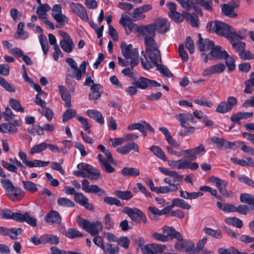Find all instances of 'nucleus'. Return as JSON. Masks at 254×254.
Returning a JSON list of instances; mask_svg holds the SVG:
<instances>
[{"instance_id": "c9c22d12", "label": "nucleus", "mask_w": 254, "mask_h": 254, "mask_svg": "<svg viewBox=\"0 0 254 254\" xmlns=\"http://www.w3.org/2000/svg\"><path fill=\"white\" fill-rule=\"evenodd\" d=\"M20 213L13 212L9 209L3 210L1 213V218L6 219H12L17 222L18 221Z\"/></svg>"}, {"instance_id": "7ed1b4c3", "label": "nucleus", "mask_w": 254, "mask_h": 254, "mask_svg": "<svg viewBox=\"0 0 254 254\" xmlns=\"http://www.w3.org/2000/svg\"><path fill=\"white\" fill-rule=\"evenodd\" d=\"M78 226L88 232L92 236L99 235V232L103 229L102 224L100 221L90 222L88 220L79 216L77 220Z\"/></svg>"}, {"instance_id": "b1692460", "label": "nucleus", "mask_w": 254, "mask_h": 254, "mask_svg": "<svg viewBox=\"0 0 254 254\" xmlns=\"http://www.w3.org/2000/svg\"><path fill=\"white\" fill-rule=\"evenodd\" d=\"M43 244L57 245L60 242V237L52 234H44L42 235Z\"/></svg>"}, {"instance_id": "4be33fe9", "label": "nucleus", "mask_w": 254, "mask_h": 254, "mask_svg": "<svg viewBox=\"0 0 254 254\" xmlns=\"http://www.w3.org/2000/svg\"><path fill=\"white\" fill-rule=\"evenodd\" d=\"M209 54L211 56L209 58L210 60L213 59H225V58L228 56L227 52L225 50L223 51L220 46H214L211 50Z\"/></svg>"}, {"instance_id": "69168bd1", "label": "nucleus", "mask_w": 254, "mask_h": 254, "mask_svg": "<svg viewBox=\"0 0 254 254\" xmlns=\"http://www.w3.org/2000/svg\"><path fill=\"white\" fill-rule=\"evenodd\" d=\"M232 48L239 54L243 52L246 49V44L241 41L233 42L232 43Z\"/></svg>"}, {"instance_id": "1a4fd4ad", "label": "nucleus", "mask_w": 254, "mask_h": 254, "mask_svg": "<svg viewBox=\"0 0 254 254\" xmlns=\"http://www.w3.org/2000/svg\"><path fill=\"white\" fill-rule=\"evenodd\" d=\"M240 2L239 1L232 0L228 3H224L221 6L222 14L230 18H235L238 14L235 12L234 9L238 7Z\"/></svg>"}, {"instance_id": "f8f14e48", "label": "nucleus", "mask_w": 254, "mask_h": 254, "mask_svg": "<svg viewBox=\"0 0 254 254\" xmlns=\"http://www.w3.org/2000/svg\"><path fill=\"white\" fill-rule=\"evenodd\" d=\"M154 60L152 59L149 58V59L151 61L152 63H153L157 67V70H158L164 76L167 77H171L173 76V74L172 72L169 70L168 68L163 64H159V62L160 63H162V60L161 57V53L159 51V57H154Z\"/></svg>"}, {"instance_id": "c85d7f7f", "label": "nucleus", "mask_w": 254, "mask_h": 254, "mask_svg": "<svg viewBox=\"0 0 254 254\" xmlns=\"http://www.w3.org/2000/svg\"><path fill=\"white\" fill-rule=\"evenodd\" d=\"M60 45L62 49L67 53H70L74 48V45L71 38H68L66 40H61Z\"/></svg>"}, {"instance_id": "393cba45", "label": "nucleus", "mask_w": 254, "mask_h": 254, "mask_svg": "<svg viewBox=\"0 0 254 254\" xmlns=\"http://www.w3.org/2000/svg\"><path fill=\"white\" fill-rule=\"evenodd\" d=\"M148 81L149 79L145 77H134L132 78V84L139 89L144 90L148 88Z\"/></svg>"}, {"instance_id": "4d7b16f0", "label": "nucleus", "mask_w": 254, "mask_h": 254, "mask_svg": "<svg viewBox=\"0 0 254 254\" xmlns=\"http://www.w3.org/2000/svg\"><path fill=\"white\" fill-rule=\"evenodd\" d=\"M55 17H54V19L58 22L59 24L56 25V27L58 28H61L63 27L65 22L68 21V18L64 14L61 13L59 15L54 14Z\"/></svg>"}, {"instance_id": "ea45409f", "label": "nucleus", "mask_w": 254, "mask_h": 254, "mask_svg": "<svg viewBox=\"0 0 254 254\" xmlns=\"http://www.w3.org/2000/svg\"><path fill=\"white\" fill-rule=\"evenodd\" d=\"M225 37L228 39L232 44L243 39L242 37L234 31L232 27L231 28Z\"/></svg>"}, {"instance_id": "ddd939ff", "label": "nucleus", "mask_w": 254, "mask_h": 254, "mask_svg": "<svg viewBox=\"0 0 254 254\" xmlns=\"http://www.w3.org/2000/svg\"><path fill=\"white\" fill-rule=\"evenodd\" d=\"M69 6L72 11L76 13L82 20L84 21L88 20L86 9L82 4L71 2Z\"/></svg>"}, {"instance_id": "f257e3e1", "label": "nucleus", "mask_w": 254, "mask_h": 254, "mask_svg": "<svg viewBox=\"0 0 254 254\" xmlns=\"http://www.w3.org/2000/svg\"><path fill=\"white\" fill-rule=\"evenodd\" d=\"M152 23L141 25L140 35L144 36L145 52L149 58L154 60V57H159V50L157 42L154 40L156 36L155 29Z\"/></svg>"}, {"instance_id": "4468645a", "label": "nucleus", "mask_w": 254, "mask_h": 254, "mask_svg": "<svg viewBox=\"0 0 254 254\" xmlns=\"http://www.w3.org/2000/svg\"><path fill=\"white\" fill-rule=\"evenodd\" d=\"M122 18L120 20V23L124 27L126 30L128 29L130 32L140 34L141 25L139 26H138L136 24L132 22L131 20L128 18H125L123 15H122Z\"/></svg>"}, {"instance_id": "338daca9", "label": "nucleus", "mask_w": 254, "mask_h": 254, "mask_svg": "<svg viewBox=\"0 0 254 254\" xmlns=\"http://www.w3.org/2000/svg\"><path fill=\"white\" fill-rule=\"evenodd\" d=\"M76 114V110L72 109L66 110L63 114V122H66L74 117Z\"/></svg>"}, {"instance_id": "37998d69", "label": "nucleus", "mask_w": 254, "mask_h": 254, "mask_svg": "<svg viewBox=\"0 0 254 254\" xmlns=\"http://www.w3.org/2000/svg\"><path fill=\"white\" fill-rule=\"evenodd\" d=\"M177 120L181 123V126H183L184 124L188 122H193L194 119L192 115L190 113L180 114L176 116Z\"/></svg>"}, {"instance_id": "4c0bfd02", "label": "nucleus", "mask_w": 254, "mask_h": 254, "mask_svg": "<svg viewBox=\"0 0 254 254\" xmlns=\"http://www.w3.org/2000/svg\"><path fill=\"white\" fill-rule=\"evenodd\" d=\"M245 89L244 92L247 94H251L254 91V76L251 73L250 78L245 81Z\"/></svg>"}, {"instance_id": "5701e85b", "label": "nucleus", "mask_w": 254, "mask_h": 254, "mask_svg": "<svg viewBox=\"0 0 254 254\" xmlns=\"http://www.w3.org/2000/svg\"><path fill=\"white\" fill-rule=\"evenodd\" d=\"M164 233L167 234V236L169 237V240L173 239L180 240L182 239V235L178 231H177L173 227L164 226L163 229Z\"/></svg>"}, {"instance_id": "72a5a7b5", "label": "nucleus", "mask_w": 254, "mask_h": 254, "mask_svg": "<svg viewBox=\"0 0 254 254\" xmlns=\"http://www.w3.org/2000/svg\"><path fill=\"white\" fill-rule=\"evenodd\" d=\"M180 196L186 199H194L198 198L199 196L203 195V193L198 191V192H189L187 191H185L181 190L180 191Z\"/></svg>"}, {"instance_id": "3c124183", "label": "nucleus", "mask_w": 254, "mask_h": 254, "mask_svg": "<svg viewBox=\"0 0 254 254\" xmlns=\"http://www.w3.org/2000/svg\"><path fill=\"white\" fill-rule=\"evenodd\" d=\"M209 181L212 183L215 184L216 187L218 190L220 188H222L224 187H226L227 183L225 181L220 179L216 177H210L209 178Z\"/></svg>"}, {"instance_id": "0e129e2a", "label": "nucleus", "mask_w": 254, "mask_h": 254, "mask_svg": "<svg viewBox=\"0 0 254 254\" xmlns=\"http://www.w3.org/2000/svg\"><path fill=\"white\" fill-rule=\"evenodd\" d=\"M2 116L4 119V121H6L7 123H9L15 117V115L13 114L12 110L8 107H6L4 112L2 113Z\"/></svg>"}, {"instance_id": "774afa93", "label": "nucleus", "mask_w": 254, "mask_h": 254, "mask_svg": "<svg viewBox=\"0 0 254 254\" xmlns=\"http://www.w3.org/2000/svg\"><path fill=\"white\" fill-rule=\"evenodd\" d=\"M238 179L240 182L244 183L254 189V181L248 176L244 175H240L238 176Z\"/></svg>"}, {"instance_id": "39448f33", "label": "nucleus", "mask_w": 254, "mask_h": 254, "mask_svg": "<svg viewBox=\"0 0 254 254\" xmlns=\"http://www.w3.org/2000/svg\"><path fill=\"white\" fill-rule=\"evenodd\" d=\"M122 212L127 214L134 222L138 224H140L141 222L144 224L147 223V219L145 214L137 208H131L126 207L123 209Z\"/></svg>"}, {"instance_id": "f704fd0d", "label": "nucleus", "mask_w": 254, "mask_h": 254, "mask_svg": "<svg viewBox=\"0 0 254 254\" xmlns=\"http://www.w3.org/2000/svg\"><path fill=\"white\" fill-rule=\"evenodd\" d=\"M240 201L246 203L254 208V195L250 193H244L240 196Z\"/></svg>"}, {"instance_id": "c756f323", "label": "nucleus", "mask_w": 254, "mask_h": 254, "mask_svg": "<svg viewBox=\"0 0 254 254\" xmlns=\"http://www.w3.org/2000/svg\"><path fill=\"white\" fill-rule=\"evenodd\" d=\"M88 116L94 119L97 122L103 125L104 123V119L102 114L95 110H88L87 111Z\"/></svg>"}, {"instance_id": "e433bc0d", "label": "nucleus", "mask_w": 254, "mask_h": 254, "mask_svg": "<svg viewBox=\"0 0 254 254\" xmlns=\"http://www.w3.org/2000/svg\"><path fill=\"white\" fill-rule=\"evenodd\" d=\"M102 250L105 254H119V247L110 243H106Z\"/></svg>"}, {"instance_id": "8fccbe9b", "label": "nucleus", "mask_w": 254, "mask_h": 254, "mask_svg": "<svg viewBox=\"0 0 254 254\" xmlns=\"http://www.w3.org/2000/svg\"><path fill=\"white\" fill-rule=\"evenodd\" d=\"M198 168V165L196 162H189L186 160H184V162L181 163L179 167V169H190L191 170H196Z\"/></svg>"}, {"instance_id": "7c9ffc66", "label": "nucleus", "mask_w": 254, "mask_h": 254, "mask_svg": "<svg viewBox=\"0 0 254 254\" xmlns=\"http://www.w3.org/2000/svg\"><path fill=\"white\" fill-rule=\"evenodd\" d=\"M183 17L193 27H197L198 26V16L194 14H190L187 11L183 12Z\"/></svg>"}, {"instance_id": "c03bdc74", "label": "nucleus", "mask_w": 254, "mask_h": 254, "mask_svg": "<svg viewBox=\"0 0 254 254\" xmlns=\"http://www.w3.org/2000/svg\"><path fill=\"white\" fill-rule=\"evenodd\" d=\"M217 207L223 211L229 213L235 212L236 207L230 203H222L219 201L216 203Z\"/></svg>"}, {"instance_id": "aec40b11", "label": "nucleus", "mask_w": 254, "mask_h": 254, "mask_svg": "<svg viewBox=\"0 0 254 254\" xmlns=\"http://www.w3.org/2000/svg\"><path fill=\"white\" fill-rule=\"evenodd\" d=\"M121 48L122 53L126 59L131 58L132 55L133 56V57L138 55V51L136 49H134L133 51L131 52L132 46L131 44L127 45L125 42H122L121 43Z\"/></svg>"}, {"instance_id": "6e6d98bb", "label": "nucleus", "mask_w": 254, "mask_h": 254, "mask_svg": "<svg viewBox=\"0 0 254 254\" xmlns=\"http://www.w3.org/2000/svg\"><path fill=\"white\" fill-rule=\"evenodd\" d=\"M169 177L171 178L173 183H174L177 186L180 185L183 181L184 176L179 174L176 171H172Z\"/></svg>"}, {"instance_id": "cd10ccee", "label": "nucleus", "mask_w": 254, "mask_h": 254, "mask_svg": "<svg viewBox=\"0 0 254 254\" xmlns=\"http://www.w3.org/2000/svg\"><path fill=\"white\" fill-rule=\"evenodd\" d=\"M19 222H26L31 226L35 227L37 226V220L35 218L32 217L27 212L24 214H20Z\"/></svg>"}, {"instance_id": "6e6552de", "label": "nucleus", "mask_w": 254, "mask_h": 254, "mask_svg": "<svg viewBox=\"0 0 254 254\" xmlns=\"http://www.w3.org/2000/svg\"><path fill=\"white\" fill-rule=\"evenodd\" d=\"M237 104V99L233 96H230L226 101L220 103L216 108V111L219 113L224 114L230 112L233 107Z\"/></svg>"}, {"instance_id": "473e14b6", "label": "nucleus", "mask_w": 254, "mask_h": 254, "mask_svg": "<svg viewBox=\"0 0 254 254\" xmlns=\"http://www.w3.org/2000/svg\"><path fill=\"white\" fill-rule=\"evenodd\" d=\"M171 205L173 208L175 206L180 207L183 209L189 210L191 206L185 200L181 198H175L172 201Z\"/></svg>"}, {"instance_id": "603ef678", "label": "nucleus", "mask_w": 254, "mask_h": 254, "mask_svg": "<svg viewBox=\"0 0 254 254\" xmlns=\"http://www.w3.org/2000/svg\"><path fill=\"white\" fill-rule=\"evenodd\" d=\"M50 163L49 161H44L42 160L35 159L33 161H29L27 163V167L29 168L33 167H44L48 166Z\"/></svg>"}, {"instance_id": "bb28decb", "label": "nucleus", "mask_w": 254, "mask_h": 254, "mask_svg": "<svg viewBox=\"0 0 254 254\" xmlns=\"http://www.w3.org/2000/svg\"><path fill=\"white\" fill-rule=\"evenodd\" d=\"M59 88L62 99L65 102L66 107H70L71 106V97L69 91L63 85H60Z\"/></svg>"}, {"instance_id": "f03ea898", "label": "nucleus", "mask_w": 254, "mask_h": 254, "mask_svg": "<svg viewBox=\"0 0 254 254\" xmlns=\"http://www.w3.org/2000/svg\"><path fill=\"white\" fill-rule=\"evenodd\" d=\"M77 168L78 170L73 171V174L76 177H87L91 181H97L102 178L99 170L89 164L81 163L77 165Z\"/></svg>"}, {"instance_id": "e2e57ef3", "label": "nucleus", "mask_w": 254, "mask_h": 254, "mask_svg": "<svg viewBox=\"0 0 254 254\" xmlns=\"http://www.w3.org/2000/svg\"><path fill=\"white\" fill-rule=\"evenodd\" d=\"M11 107L17 112H24V108L21 106L20 103L16 99L11 98L9 101Z\"/></svg>"}, {"instance_id": "a878e982", "label": "nucleus", "mask_w": 254, "mask_h": 254, "mask_svg": "<svg viewBox=\"0 0 254 254\" xmlns=\"http://www.w3.org/2000/svg\"><path fill=\"white\" fill-rule=\"evenodd\" d=\"M87 64V63L85 61H83L80 65L79 68L77 67V69H73L74 74L71 75L69 73L68 76L75 78L77 80H80L82 74L85 73Z\"/></svg>"}, {"instance_id": "49530a36", "label": "nucleus", "mask_w": 254, "mask_h": 254, "mask_svg": "<svg viewBox=\"0 0 254 254\" xmlns=\"http://www.w3.org/2000/svg\"><path fill=\"white\" fill-rule=\"evenodd\" d=\"M204 233L207 235L212 236L217 239H221L222 238V234L220 230H213L209 227H206L203 230Z\"/></svg>"}, {"instance_id": "dca6fc26", "label": "nucleus", "mask_w": 254, "mask_h": 254, "mask_svg": "<svg viewBox=\"0 0 254 254\" xmlns=\"http://www.w3.org/2000/svg\"><path fill=\"white\" fill-rule=\"evenodd\" d=\"M226 68L225 65L222 63H219L212 65L203 70L202 75L203 76H209L210 75L222 73Z\"/></svg>"}, {"instance_id": "f3484780", "label": "nucleus", "mask_w": 254, "mask_h": 254, "mask_svg": "<svg viewBox=\"0 0 254 254\" xmlns=\"http://www.w3.org/2000/svg\"><path fill=\"white\" fill-rule=\"evenodd\" d=\"M45 221L47 223L52 224H60L62 222V217L59 213L54 210L49 212L44 218Z\"/></svg>"}, {"instance_id": "9b49d317", "label": "nucleus", "mask_w": 254, "mask_h": 254, "mask_svg": "<svg viewBox=\"0 0 254 254\" xmlns=\"http://www.w3.org/2000/svg\"><path fill=\"white\" fill-rule=\"evenodd\" d=\"M211 142L216 144L217 146L221 150L232 149L236 144L234 142L228 141L224 138L214 136L211 139Z\"/></svg>"}, {"instance_id": "864d4df0", "label": "nucleus", "mask_w": 254, "mask_h": 254, "mask_svg": "<svg viewBox=\"0 0 254 254\" xmlns=\"http://www.w3.org/2000/svg\"><path fill=\"white\" fill-rule=\"evenodd\" d=\"M65 236L69 239H74L82 237L83 235L79 231L74 228H69L64 234Z\"/></svg>"}, {"instance_id": "bf43d9fd", "label": "nucleus", "mask_w": 254, "mask_h": 254, "mask_svg": "<svg viewBox=\"0 0 254 254\" xmlns=\"http://www.w3.org/2000/svg\"><path fill=\"white\" fill-rule=\"evenodd\" d=\"M219 254H244V253L240 252L235 248H231L230 249H226L221 248L218 249Z\"/></svg>"}, {"instance_id": "de8ad7c7", "label": "nucleus", "mask_w": 254, "mask_h": 254, "mask_svg": "<svg viewBox=\"0 0 254 254\" xmlns=\"http://www.w3.org/2000/svg\"><path fill=\"white\" fill-rule=\"evenodd\" d=\"M23 188L28 192L34 193L38 190L36 185L31 181H22Z\"/></svg>"}, {"instance_id": "412c9836", "label": "nucleus", "mask_w": 254, "mask_h": 254, "mask_svg": "<svg viewBox=\"0 0 254 254\" xmlns=\"http://www.w3.org/2000/svg\"><path fill=\"white\" fill-rule=\"evenodd\" d=\"M204 147L202 144L193 149H189L183 150V153L188 155V158L190 161H194L197 158V155L202 152H205Z\"/></svg>"}, {"instance_id": "a19ab883", "label": "nucleus", "mask_w": 254, "mask_h": 254, "mask_svg": "<svg viewBox=\"0 0 254 254\" xmlns=\"http://www.w3.org/2000/svg\"><path fill=\"white\" fill-rule=\"evenodd\" d=\"M150 150L157 157L164 161H167V157L163 150L157 146L152 145L150 147Z\"/></svg>"}, {"instance_id": "6ab92c4d", "label": "nucleus", "mask_w": 254, "mask_h": 254, "mask_svg": "<svg viewBox=\"0 0 254 254\" xmlns=\"http://www.w3.org/2000/svg\"><path fill=\"white\" fill-rule=\"evenodd\" d=\"M198 38L199 39L197 42V44L200 51L203 52L211 50L214 46L213 41L208 39H203L200 34H198Z\"/></svg>"}, {"instance_id": "2f4dec72", "label": "nucleus", "mask_w": 254, "mask_h": 254, "mask_svg": "<svg viewBox=\"0 0 254 254\" xmlns=\"http://www.w3.org/2000/svg\"><path fill=\"white\" fill-rule=\"evenodd\" d=\"M121 174L125 177L130 176L136 177L140 175V172L136 168L124 167L121 171Z\"/></svg>"}, {"instance_id": "79ce46f5", "label": "nucleus", "mask_w": 254, "mask_h": 254, "mask_svg": "<svg viewBox=\"0 0 254 254\" xmlns=\"http://www.w3.org/2000/svg\"><path fill=\"white\" fill-rule=\"evenodd\" d=\"M57 204L62 207L73 208L75 206L74 203L66 197H59L57 200Z\"/></svg>"}, {"instance_id": "2eb2a0df", "label": "nucleus", "mask_w": 254, "mask_h": 254, "mask_svg": "<svg viewBox=\"0 0 254 254\" xmlns=\"http://www.w3.org/2000/svg\"><path fill=\"white\" fill-rule=\"evenodd\" d=\"M74 199L76 203L84 207L86 209L90 211L94 210L93 204L89 203L88 198L84 196L82 193L77 192L75 194Z\"/></svg>"}, {"instance_id": "052dcab7", "label": "nucleus", "mask_w": 254, "mask_h": 254, "mask_svg": "<svg viewBox=\"0 0 254 254\" xmlns=\"http://www.w3.org/2000/svg\"><path fill=\"white\" fill-rule=\"evenodd\" d=\"M104 201L105 203L110 205H115L118 207L122 205L119 199L113 197L105 196L104 198Z\"/></svg>"}, {"instance_id": "a211bd4d", "label": "nucleus", "mask_w": 254, "mask_h": 254, "mask_svg": "<svg viewBox=\"0 0 254 254\" xmlns=\"http://www.w3.org/2000/svg\"><path fill=\"white\" fill-rule=\"evenodd\" d=\"M118 152L123 155L127 154L131 150L135 152H139V147L138 145L134 142H129L126 143L124 146L119 147L117 148Z\"/></svg>"}, {"instance_id": "a18cd8bd", "label": "nucleus", "mask_w": 254, "mask_h": 254, "mask_svg": "<svg viewBox=\"0 0 254 254\" xmlns=\"http://www.w3.org/2000/svg\"><path fill=\"white\" fill-rule=\"evenodd\" d=\"M115 194L122 200H128L133 197V194L130 191H122L117 190L115 191Z\"/></svg>"}, {"instance_id": "0eeeda50", "label": "nucleus", "mask_w": 254, "mask_h": 254, "mask_svg": "<svg viewBox=\"0 0 254 254\" xmlns=\"http://www.w3.org/2000/svg\"><path fill=\"white\" fill-rule=\"evenodd\" d=\"M89 182L84 179L82 181V189L83 191L87 193L94 194L98 196H102L106 195V191L101 189L98 186L96 185H89Z\"/></svg>"}, {"instance_id": "09e8293b", "label": "nucleus", "mask_w": 254, "mask_h": 254, "mask_svg": "<svg viewBox=\"0 0 254 254\" xmlns=\"http://www.w3.org/2000/svg\"><path fill=\"white\" fill-rule=\"evenodd\" d=\"M47 149V143L43 142L32 147L29 151L31 154L39 153Z\"/></svg>"}, {"instance_id": "13d9d810", "label": "nucleus", "mask_w": 254, "mask_h": 254, "mask_svg": "<svg viewBox=\"0 0 254 254\" xmlns=\"http://www.w3.org/2000/svg\"><path fill=\"white\" fill-rule=\"evenodd\" d=\"M2 187L5 190L6 192L10 193L11 189L14 188V185L9 179H2L0 181Z\"/></svg>"}, {"instance_id": "423d86ee", "label": "nucleus", "mask_w": 254, "mask_h": 254, "mask_svg": "<svg viewBox=\"0 0 254 254\" xmlns=\"http://www.w3.org/2000/svg\"><path fill=\"white\" fill-rule=\"evenodd\" d=\"M175 248L178 252H185L187 254H192L194 252V244L190 240H183V237L180 240H177Z\"/></svg>"}, {"instance_id": "58836bf2", "label": "nucleus", "mask_w": 254, "mask_h": 254, "mask_svg": "<svg viewBox=\"0 0 254 254\" xmlns=\"http://www.w3.org/2000/svg\"><path fill=\"white\" fill-rule=\"evenodd\" d=\"M178 187L176 185H172L171 186H163L156 187L155 192L157 193H167L170 192L176 191Z\"/></svg>"}, {"instance_id": "9d476101", "label": "nucleus", "mask_w": 254, "mask_h": 254, "mask_svg": "<svg viewBox=\"0 0 254 254\" xmlns=\"http://www.w3.org/2000/svg\"><path fill=\"white\" fill-rule=\"evenodd\" d=\"M152 24L155 30L161 34L166 33L169 29L170 23L166 18L159 17L155 19Z\"/></svg>"}, {"instance_id": "20e7f679", "label": "nucleus", "mask_w": 254, "mask_h": 254, "mask_svg": "<svg viewBox=\"0 0 254 254\" xmlns=\"http://www.w3.org/2000/svg\"><path fill=\"white\" fill-rule=\"evenodd\" d=\"M232 27L228 24L220 21H211L207 23V30L210 33H215L218 35L225 37Z\"/></svg>"}, {"instance_id": "5fc2aeb1", "label": "nucleus", "mask_w": 254, "mask_h": 254, "mask_svg": "<svg viewBox=\"0 0 254 254\" xmlns=\"http://www.w3.org/2000/svg\"><path fill=\"white\" fill-rule=\"evenodd\" d=\"M225 221L227 224L232 225L238 228H241L243 226V221L236 217L227 218Z\"/></svg>"}, {"instance_id": "680f3d73", "label": "nucleus", "mask_w": 254, "mask_h": 254, "mask_svg": "<svg viewBox=\"0 0 254 254\" xmlns=\"http://www.w3.org/2000/svg\"><path fill=\"white\" fill-rule=\"evenodd\" d=\"M24 27V23L22 22H20L18 23L17 26V34H18V37L22 39H25L27 38L29 36L28 33L24 31L23 30Z\"/></svg>"}]
</instances>
